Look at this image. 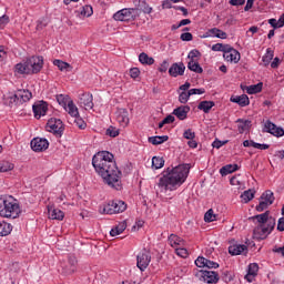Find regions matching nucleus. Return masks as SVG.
I'll return each mask as SVG.
<instances>
[{
    "label": "nucleus",
    "mask_w": 284,
    "mask_h": 284,
    "mask_svg": "<svg viewBox=\"0 0 284 284\" xmlns=\"http://www.w3.org/2000/svg\"><path fill=\"white\" fill-rule=\"evenodd\" d=\"M92 165L95 172L102 176L104 183H108L113 190H121L122 173L116 166L114 154L109 151H100L93 155Z\"/></svg>",
    "instance_id": "1"
},
{
    "label": "nucleus",
    "mask_w": 284,
    "mask_h": 284,
    "mask_svg": "<svg viewBox=\"0 0 284 284\" xmlns=\"http://www.w3.org/2000/svg\"><path fill=\"white\" fill-rule=\"evenodd\" d=\"M189 174L190 164H180L172 169L168 168L158 182L160 192H174V190H179L181 184L187 180Z\"/></svg>",
    "instance_id": "2"
},
{
    "label": "nucleus",
    "mask_w": 284,
    "mask_h": 284,
    "mask_svg": "<svg viewBox=\"0 0 284 284\" xmlns=\"http://www.w3.org/2000/svg\"><path fill=\"white\" fill-rule=\"evenodd\" d=\"M251 219L252 221H257L258 223L253 230V236L254 239H257V241L267 239V235L272 234V230H274V226L276 225V220L270 216V211L254 215Z\"/></svg>",
    "instance_id": "3"
},
{
    "label": "nucleus",
    "mask_w": 284,
    "mask_h": 284,
    "mask_svg": "<svg viewBox=\"0 0 284 284\" xmlns=\"http://www.w3.org/2000/svg\"><path fill=\"white\" fill-rule=\"evenodd\" d=\"M43 70V57L33 55L28 58L24 62L16 64V72L18 74H39Z\"/></svg>",
    "instance_id": "4"
},
{
    "label": "nucleus",
    "mask_w": 284,
    "mask_h": 284,
    "mask_svg": "<svg viewBox=\"0 0 284 284\" xmlns=\"http://www.w3.org/2000/svg\"><path fill=\"white\" fill-rule=\"evenodd\" d=\"M21 207L12 196H0V216L3 219H19Z\"/></svg>",
    "instance_id": "5"
},
{
    "label": "nucleus",
    "mask_w": 284,
    "mask_h": 284,
    "mask_svg": "<svg viewBox=\"0 0 284 284\" xmlns=\"http://www.w3.org/2000/svg\"><path fill=\"white\" fill-rule=\"evenodd\" d=\"M128 210V204L121 200H114L100 207L101 214H121Z\"/></svg>",
    "instance_id": "6"
},
{
    "label": "nucleus",
    "mask_w": 284,
    "mask_h": 284,
    "mask_svg": "<svg viewBox=\"0 0 284 284\" xmlns=\"http://www.w3.org/2000/svg\"><path fill=\"white\" fill-rule=\"evenodd\" d=\"M45 130L47 132H52L55 136H63V130H65V128L61 119L51 118L45 125Z\"/></svg>",
    "instance_id": "7"
},
{
    "label": "nucleus",
    "mask_w": 284,
    "mask_h": 284,
    "mask_svg": "<svg viewBox=\"0 0 284 284\" xmlns=\"http://www.w3.org/2000/svg\"><path fill=\"white\" fill-rule=\"evenodd\" d=\"M194 276L197 277L199 281H203L204 283H219V273L214 271H195Z\"/></svg>",
    "instance_id": "8"
},
{
    "label": "nucleus",
    "mask_w": 284,
    "mask_h": 284,
    "mask_svg": "<svg viewBox=\"0 0 284 284\" xmlns=\"http://www.w3.org/2000/svg\"><path fill=\"white\" fill-rule=\"evenodd\" d=\"M136 261L139 270L141 272H145V270H148V266L152 261V255H150L149 251L144 248L138 254Z\"/></svg>",
    "instance_id": "9"
},
{
    "label": "nucleus",
    "mask_w": 284,
    "mask_h": 284,
    "mask_svg": "<svg viewBox=\"0 0 284 284\" xmlns=\"http://www.w3.org/2000/svg\"><path fill=\"white\" fill-rule=\"evenodd\" d=\"M138 9H122L113 14L115 21H131L136 19Z\"/></svg>",
    "instance_id": "10"
},
{
    "label": "nucleus",
    "mask_w": 284,
    "mask_h": 284,
    "mask_svg": "<svg viewBox=\"0 0 284 284\" xmlns=\"http://www.w3.org/2000/svg\"><path fill=\"white\" fill-rule=\"evenodd\" d=\"M34 119H41V116H45L48 114V102L39 101L32 105Z\"/></svg>",
    "instance_id": "11"
},
{
    "label": "nucleus",
    "mask_w": 284,
    "mask_h": 284,
    "mask_svg": "<svg viewBox=\"0 0 284 284\" xmlns=\"http://www.w3.org/2000/svg\"><path fill=\"white\" fill-rule=\"evenodd\" d=\"M265 131L268 134H273V136H284V129L281 126H276L274 122L267 120L264 124Z\"/></svg>",
    "instance_id": "12"
},
{
    "label": "nucleus",
    "mask_w": 284,
    "mask_h": 284,
    "mask_svg": "<svg viewBox=\"0 0 284 284\" xmlns=\"http://www.w3.org/2000/svg\"><path fill=\"white\" fill-rule=\"evenodd\" d=\"M50 146V143L45 139L34 138L31 141V149L33 152H44L47 148Z\"/></svg>",
    "instance_id": "13"
},
{
    "label": "nucleus",
    "mask_w": 284,
    "mask_h": 284,
    "mask_svg": "<svg viewBox=\"0 0 284 284\" xmlns=\"http://www.w3.org/2000/svg\"><path fill=\"white\" fill-rule=\"evenodd\" d=\"M115 119L122 128H128L130 123V116H129L128 110L118 109L115 112Z\"/></svg>",
    "instance_id": "14"
},
{
    "label": "nucleus",
    "mask_w": 284,
    "mask_h": 284,
    "mask_svg": "<svg viewBox=\"0 0 284 284\" xmlns=\"http://www.w3.org/2000/svg\"><path fill=\"white\" fill-rule=\"evenodd\" d=\"M17 105H21L23 103H28L30 99H32V92L26 89H20L16 91Z\"/></svg>",
    "instance_id": "15"
},
{
    "label": "nucleus",
    "mask_w": 284,
    "mask_h": 284,
    "mask_svg": "<svg viewBox=\"0 0 284 284\" xmlns=\"http://www.w3.org/2000/svg\"><path fill=\"white\" fill-rule=\"evenodd\" d=\"M79 104L87 110H92V108H94L92 94L91 93L80 94Z\"/></svg>",
    "instance_id": "16"
},
{
    "label": "nucleus",
    "mask_w": 284,
    "mask_h": 284,
    "mask_svg": "<svg viewBox=\"0 0 284 284\" xmlns=\"http://www.w3.org/2000/svg\"><path fill=\"white\" fill-rule=\"evenodd\" d=\"M170 77H183L185 74V64L183 62L173 63L169 69Z\"/></svg>",
    "instance_id": "17"
},
{
    "label": "nucleus",
    "mask_w": 284,
    "mask_h": 284,
    "mask_svg": "<svg viewBox=\"0 0 284 284\" xmlns=\"http://www.w3.org/2000/svg\"><path fill=\"white\" fill-rule=\"evenodd\" d=\"M223 58L225 61H230V63H239V61H241V53L231 47V50L223 53Z\"/></svg>",
    "instance_id": "18"
},
{
    "label": "nucleus",
    "mask_w": 284,
    "mask_h": 284,
    "mask_svg": "<svg viewBox=\"0 0 284 284\" xmlns=\"http://www.w3.org/2000/svg\"><path fill=\"white\" fill-rule=\"evenodd\" d=\"M189 112L190 105H181L173 110L174 116H176L180 121H185V119H187Z\"/></svg>",
    "instance_id": "19"
},
{
    "label": "nucleus",
    "mask_w": 284,
    "mask_h": 284,
    "mask_svg": "<svg viewBox=\"0 0 284 284\" xmlns=\"http://www.w3.org/2000/svg\"><path fill=\"white\" fill-rule=\"evenodd\" d=\"M243 252H247V245L245 244H233L229 246V254H231V256H239L243 254Z\"/></svg>",
    "instance_id": "20"
},
{
    "label": "nucleus",
    "mask_w": 284,
    "mask_h": 284,
    "mask_svg": "<svg viewBox=\"0 0 284 284\" xmlns=\"http://www.w3.org/2000/svg\"><path fill=\"white\" fill-rule=\"evenodd\" d=\"M231 102L232 103H237L241 108H246V105H250V98L247 94H242V95H233L231 97Z\"/></svg>",
    "instance_id": "21"
},
{
    "label": "nucleus",
    "mask_w": 284,
    "mask_h": 284,
    "mask_svg": "<svg viewBox=\"0 0 284 284\" xmlns=\"http://www.w3.org/2000/svg\"><path fill=\"white\" fill-rule=\"evenodd\" d=\"M48 212L49 219H51L52 221H63V219H65V214L59 209L49 207Z\"/></svg>",
    "instance_id": "22"
},
{
    "label": "nucleus",
    "mask_w": 284,
    "mask_h": 284,
    "mask_svg": "<svg viewBox=\"0 0 284 284\" xmlns=\"http://www.w3.org/2000/svg\"><path fill=\"white\" fill-rule=\"evenodd\" d=\"M258 274V264L252 263L248 265L247 274L245 275V278L248 283H252L254 281V277H256Z\"/></svg>",
    "instance_id": "23"
},
{
    "label": "nucleus",
    "mask_w": 284,
    "mask_h": 284,
    "mask_svg": "<svg viewBox=\"0 0 284 284\" xmlns=\"http://www.w3.org/2000/svg\"><path fill=\"white\" fill-rule=\"evenodd\" d=\"M216 105L214 101H202L199 103L197 109L202 110L204 114H210V110H212Z\"/></svg>",
    "instance_id": "24"
},
{
    "label": "nucleus",
    "mask_w": 284,
    "mask_h": 284,
    "mask_svg": "<svg viewBox=\"0 0 284 284\" xmlns=\"http://www.w3.org/2000/svg\"><path fill=\"white\" fill-rule=\"evenodd\" d=\"M237 123H239L237 130H239L240 134H243V132H247V130H250V128H252V121H250V120L239 119Z\"/></svg>",
    "instance_id": "25"
},
{
    "label": "nucleus",
    "mask_w": 284,
    "mask_h": 284,
    "mask_svg": "<svg viewBox=\"0 0 284 284\" xmlns=\"http://www.w3.org/2000/svg\"><path fill=\"white\" fill-rule=\"evenodd\" d=\"M126 227H128V224H125V222L119 223L116 226H114L110 231V236H119V234H123V232H125Z\"/></svg>",
    "instance_id": "26"
},
{
    "label": "nucleus",
    "mask_w": 284,
    "mask_h": 284,
    "mask_svg": "<svg viewBox=\"0 0 284 284\" xmlns=\"http://www.w3.org/2000/svg\"><path fill=\"white\" fill-rule=\"evenodd\" d=\"M170 136L168 135H155L149 138V143H152V145H161L162 143H165V141H169Z\"/></svg>",
    "instance_id": "27"
},
{
    "label": "nucleus",
    "mask_w": 284,
    "mask_h": 284,
    "mask_svg": "<svg viewBox=\"0 0 284 284\" xmlns=\"http://www.w3.org/2000/svg\"><path fill=\"white\" fill-rule=\"evenodd\" d=\"M236 170H239V164H229L220 169V174L227 176V174H232V172H236Z\"/></svg>",
    "instance_id": "28"
},
{
    "label": "nucleus",
    "mask_w": 284,
    "mask_h": 284,
    "mask_svg": "<svg viewBox=\"0 0 284 284\" xmlns=\"http://www.w3.org/2000/svg\"><path fill=\"white\" fill-rule=\"evenodd\" d=\"M187 68L191 70V72H196V74H203V68L201 64H199V61L196 60H190L187 63Z\"/></svg>",
    "instance_id": "29"
},
{
    "label": "nucleus",
    "mask_w": 284,
    "mask_h": 284,
    "mask_svg": "<svg viewBox=\"0 0 284 284\" xmlns=\"http://www.w3.org/2000/svg\"><path fill=\"white\" fill-rule=\"evenodd\" d=\"M139 61L142 65H154V58L148 55L145 52L140 53Z\"/></svg>",
    "instance_id": "30"
},
{
    "label": "nucleus",
    "mask_w": 284,
    "mask_h": 284,
    "mask_svg": "<svg viewBox=\"0 0 284 284\" xmlns=\"http://www.w3.org/2000/svg\"><path fill=\"white\" fill-rule=\"evenodd\" d=\"M65 274H74L77 272V257L70 256L69 257V266L64 268Z\"/></svg>",
    "instance_id": "31"
},
{
    "label": "nucleus",
    "mask_w": 284,
    "mask_h": 284,
    "mask_svg": "<svg viewBox=\"0 0 284 284\" xmlns=\"http://www.w3.org/2000/svg\"><path fill=\"white\" fill-rule=\"evenodd\" d=\"M65 110L69 112L70 116H79V108H77V104H74L72 100L68 102Z\"/></svg>",
    "instance_id": "32"
},
{
    "label": "nucleus",
    "mask_w": 284,
    "mask_h": 284,
    "mask_svg": "<svg viewBox=\"0 0 284 284\" xmlns=\"http://www.w3.org/2000/svg\"><path fill=\"white\" fill-rule=\"evenodd\" d=\"M12 232V226L8 222H0V236H8Z\"/></svg>",
    "instance_id": "33"
},
{
    "label": "nucleus",
    "mask_w": 284,
    "mask_h": 284,
    "mask_svg": "<svg viewBox=\"0 0 284 284\" xmlns=\"http://www.w3.org/2000/svg\"><path fill=\"white\" fill-rule=\"evenodd\" d=\"M4 105H9V108H12V105H17V93H9L4 95L3 98Z\"/></svg>",
    "instance_id": "34"
},
{
    "label": "nucleus",
    "mask_w": 284,
    "mask_h": 284,
    "mask_svg": "<svg viewBox=\"0 0 284 284\" xmlns=\"http://www.w3.org/2000/svg\"><path fill=\"white\" fill-rule=\"evenodd\" d=\"M231 48L232 45L223 43H216L212 45L213 52H224V54H226L227 51L231 50Z\"/></svg>",
    "instance_id": "35"
},
{
    "label": "nucleus",
    "mask_w": 284,
    "mask_h": 284,
    "mask_svg": "<svg viewBox=\"0 0 284 284\" xmlns=\"http://www.w3.org/2000/svg\"><path fill=\"white\" fill-rule=\"evenodd\" d=\"M169 243H170L171 247H178V245H183V239H181L176 234H171L169 236Z\"/></svg>",
    "instance_id": "36"
},
{
    "label": "nucleus",
    "mask_w": 284,
    "mask_h": 284,
    "mask_svg": "<svg viewBox=\"0 0 284 284\" xmlns=\"http://www.w3.org/2000/svg\"><path fill=\"white\" fill-rule=\"evenodd\" d=\"M263 90V82H258L257 84H252L246 88L247 94H258Z\"/></svg>",
    "instance_id": "37"
},
{
    "label": "nucleus",
    "mask_w": 284,
    "mask_h": 284,
    "mask_svg": "<svg viewBox=\"0 0 284 284\" xmlns=\"http://www.w3.org/2000/svg\"><path fill=\"white\" fill-rule=\"evenodd\" d=\"M254 194H256L255 190L248 189L247 191H244L241 195V199L245 202V203H250V201H252V199H254Z\"/></svg>",
    "instance_id": "38"
},
{
    "label": "nucleus",
    "mask_w": 284,
    "mask_h": 284,
    "mask_svg": "<svg viewBox=\"0 0 284 284\" xmlns=\"http://www.w3.org/2000/svg\"><path fill=\"white\" fill-rule=\"evenodd\" d=\"M261 201H264L272 205V203H274V192H272L271 190L265 191L261 195Z\"/></svg>",
    "instance_id": "39"
},
{
    "label": "nucleus",
    "mask_w": 284,
    "mask_h": 284,
    "mask_svg": "<svg viewBox=\"0 0 284 284\" xmlns=\"http://www.w3.org/2000/svg\"><path fill=\"white\" fill-rule=\"evenodd\" d=\"M163 165H165V160H163V158L161 156L152 158V168H154V170H161Z\"/></svg>",
    "instance_id": "40"
},
{
    "label": "nucleus",
    "mask_w": 284,
    "mask_h": 284,
    "mask_svg": "<svg viewBox=\"0 0 284 284\" xmlns=\"http://www.w3.org/2000/svg\"><path fill=\"white\" fill-rule=\"evenodd\" d=\"M53 65H57L61 72H63V70H72V65L68 62H63L62 60H54Z\"/></svg>",
    "instance_id": "41"
},
{
    "label": "nucleus",
    "mask_w": 284,
    "mask_h": 284,
    "mask_svg": "<svg viewBox=\"0 0 284 284\" xmlns=\"http://www.w3.org/2000/svg\"><path fill=\"white\" fill-rule=\"evenodd\" d=\"M272 59H274V51L272 49H267L265 55L262 58V61L265 67L272 63Z\"/></svg>",
    "instance_id": "42"
},
{
    "label": "nucleus",
    "mask_w": 284,
    "mask_h": 284,
    "mask_svg": "<svg viewBox=\"0 0 284 284\" xmlns=\"http://www.w3.org/2000/svg\"><path fill=\"white\" fill-rule=\"evenodd\" d=\"M210 32L211 34H213V37H216L217 39H227V33L221 29L213 28L210 30Z\"/></svg>",
    "instance_id": "43"
},
{
    "label": "nucleus",
    "mask_w": 284,
    "mask_h": 284,
    "mask_svg": "<svg viewBox=\"0 0 284 284\" xmlns=\"http://www.w3.org/2000/svg\"><path fill=\"white\" fill-rule=\"evenodd\" d=\"M11 170H14V164H12L8 161H3L0 163V173L11 172Z\"/></svg>",
    "instance_id": "44"
},
{
    "label": "nucleus",
    "mask_w": 284,
    "mask_h": 284,
    "mask_svg": "<svg viewBox=\"0 0 284 284\" xmlns=\"http://www.w3.org/2000/svg\"><path fill=\"white\" fill-rule=\"evenodd\" d=\"M57 101L59 103V105H62L63 108L68 106V103H70V98H68V95H63V94H59L57 95Z\"/></svg>",
    "instance_id": "45"
},
{
    "label": "nucleus",
    "mask_w": 284,
    "mask_h": 284,
    "mask_svg": "<svg viewBox=\"0 0 284 284\" xmlns=\"http://www.w3.org/2000/svg\"><path fill=\"white\" fill-rule=\"evenodd\" d=\"M216 220V214H214V210L210 209L205 214H204V221L205 223H212Z\"/></svg>",
    "instance_id": "46"
},
{
    "label": "nucleus",
    "mask_w": 284,
    "mask_h": 284,
    "mask_svg": "<svg viewBox=\"0 0 284 284\" xmlns=\"http://www.w3.org/2000/svg\"><path fill=\"white\" fill-rule=\"evenodd\" d=\"M93 13L94 11L90 4L82 7V10L80 11L81 17H92Z\"/></svg>",
    "instance_id": "47"
},
{
    "label": "nucleus",
    "mask_w": 284,
    "mask_h": 284,
    "mask_svg": "<svg viewBox=\"0 0 284 284\" xmlns=\"http://www.w3.org/2000/svg\"><path fill=\"white\" fill-rule=\"evenodd\" d=\"M190 97H192V93H190V91H182L179 95L180 103H187V101H190Z\"/></svg>",
    "instance_id": "48"
},
{
    "label": "nucleus",
    "mask_w": 284,
    "mask_h": 284,
    "mask_svg": "<svg viewBox=\"0 0 284 284\" xmlns=\"http://www.w3.org/2000/svg\"><path fill=\"white\" fill-rule=\"evenodd\" d=\"M10 23V17L8 14H3L2 17H0V30H3V28H6V26H8Z\"/></svg>",
    "instance_id": "49"
},
{
    "label": "nucleus",
    "mask_w": 284,
    "mask_h": 284,
    "mask_svg": "<svg viewBox=\"0 0 284 284\" xmlns=\"http://www.w3.org/2000/svg\"><path fill=\"white\" fill-rule=\"evenodd\" d=\"M196 57H201V51L193 49L189 52L187 59H190V61H196Z\"/></svg>",
    "instance_id": "50"
},
{
    "label": "nucleus",
    "mask_w": 284,
    "mask_h": 284,
    "mask_svg": "<svg viewBox=\"0 0 284 284\" xmlns=\"http://www.w3.org/2000/svg\"><path fill=\"white\" fill-rule=\"evenodd\" d=\"M175 252H176L178 256H181V258H187V256L190 254V253H187V248H184V247L175 248Z\"/></svg>",
    "instance_id": "51"
},
{
    "label": "nucleus",
    "mask_w": 284,
    "mask_h": 284,
    "mask_svg": "<svg viewBox=\"0 0 284 284\" xmlns=\"http://www.w3.org/2000/svg\"><path fill=\"white\" fill-rule=\"evenodd\" d=\"M183 136L190 141L196 139V133L193 132L192 129H187L184 131Z\"/></svg>",
    "instance_id": "52"
},
{
    "label": "nucleus",
    "mask_w": 284,
    "mask_h": 284,
    "mask_svg": "<svg viewBox=\"0 0 284 284\" xmlns=\"http://www.w3.org/2000/svg\"><path fill=\"white\" fill-rule=\"evenodd\" d=\"M270 205H272V204L262 200V201H260V204L256 206V211L263 212L264 210H267V207H270Z\"/></svg>",
    "instance_id": "53"
},
{
    "label": "nucleus",
    "mask_w": 284,
    "mask_h": 284,
    "mask_svg": "<svg viewBox=\"0 0 284 284\" xmlns=\"http://www.w3.org/2000/svg\"><path fill=\"white\" fill-rule=\"evenodd\" d=\"M74 123L75 125H78V128H80V130H85V128H88V124H85V121H83V119H80L79 115L75 118Z\"/></svg>",
    "instance_id": "54"
},
{
    "label": "nucleus",
    "mask_w": 284,
    "mask_h": 284,
    "mask_svg": "<svg viewBox=\"0 0 284 284\" xmlns=\"http://www.w3.org/2000/svg\"><path fill=\"white\" fill-rule=\"evenodd\" d=\"M106 135L112 136L114 139L115 136H119V130H116V128H114V126H110L106 130Z\"/></svg>",
    "instance_id": "55"
},
{
    "label": "nucleus",
    "mask_w": 284,
    "mask_h": 284,
    "mask_svg": "<svg viewBox=\"0 0 284 284\" xmlns=\"http://www.w3.org/2000/svg\"><path fill=\"white\" fill-rule=\"evenodd\" d=\"M204 267H207L209 270H216L219 267V263L206 258Z\"/></svg>",
    "instance_id": "56"
},
{
    "label": "nucleus",
    "mask_w": 284,
    "mask_h": 284,
    "mask_svg": "<svg viewBox=\"0 0 284 284\" xmlns=\"http://www.w3.org/2000/svg\"><path fill=\"white\" fill-rule=\"evenodd\" d=\"M140 74H141V70H139V68L130 69L131 79H139Z\"/></svg>",
    "instance_id": "57"
},
{
    "label": "nucleus",
    "mask_w": 284,
    "mask_h": 284,
    "mask_svg": "<svg viewBox=\"0 0 284 284\" xmlns=\"http://www.w3.org/2000/svg\"><path fill=\"white\" fill-rule=\"evenodd\" d=\"M205 261H206L205 257L199 256V257L195 260V265H196V267H205Z\"/></svg>",
    "instance_id": "58"
},
{
    "label": "nucleus",
    "mask_w": 284,
    "mask_h": 284,
    "mask_svg": "<svg viewBox=\"0 0 284 284\" xmlns=\"http://www.w3.org/2000/svg\"><path fill=\"white\" fill-rule=\"evenodd\" d=\"M180 39L182 41H192L194 39V37L192 36V33L190 32H184L180 36Z\"/></svg>",
    "instance_id": "59"
},
{
    "label": "nucleus",
    "mask_w": 284,
    "mask_h": 284,
    "mask_svg": "<svg viewBox=\"0 0 284 284\" xmlns=\"http://www.w3.org/2000/svg\"><path fill=\"white\" fill-rule=\"evenodd\" d=\"M169 67H170V63L168 62V60H164L158 70L159 72H168Z\"/></svg>",
    "instance_id": "60"
},
{
    "label": "nucleus",
    "mask_w": 284,
    "mask_h": 284,
    "mask_svg": "<svg viewBox=\"0 0 284 284\" xmlns=\"http://www.w3.org/2000/svg\"><path fill=\"white\" fill-rule=\"evenodd\" d=\"M227 143V141H220V140H215L212 145L213 148H216V150H220V148H223V145H225Z\"/></svg>",
    "instance_id": "61"
},
{
    "label": "nucleus",
    "mask_w": 284,
    "mask_h": 284,
    "mask_svg": "<svg viewBox=\"0 0 284 284\" xmlns=\"http://www.w3.org/2000/svg\"><path fill=\"white\" fill-rule=\"evenodd\" d=\"M253 148H255V150H270L268 144H261V143H253Z\"/></svg>",
    "instance_id": "62"
},
{
    "label": "nucleus",
    "mask_w": 284,
    "mask_h": 284,
    "mask_svg": "<svg viewBox=\"0 0 284 284\" xmlns=\"http://www.w3.org/2000/svg\"><path fill=\"white\" fill-rule=\"evenodd\" d=\"M278 232H284V217H280L277 222Z\"/></svg>",
    "instance_id": "63"
},
{
    "label": "nucleus",
    "mask_w": 284,
    "mask_h": 284,
    "mask_svg": "<svg viewBox=\"0 0 284 284\" xmlns=\"http://www.w3.org/2000/svg\"><path fill=\"white\" fill-rule=\"evenodd\" d=\"M273 252H274L275 254H281V256L284 257V245L281 246V247L275 246V247L273 248Z\"/></svg>",
    "instance_id": "64"
}]
</instances>
